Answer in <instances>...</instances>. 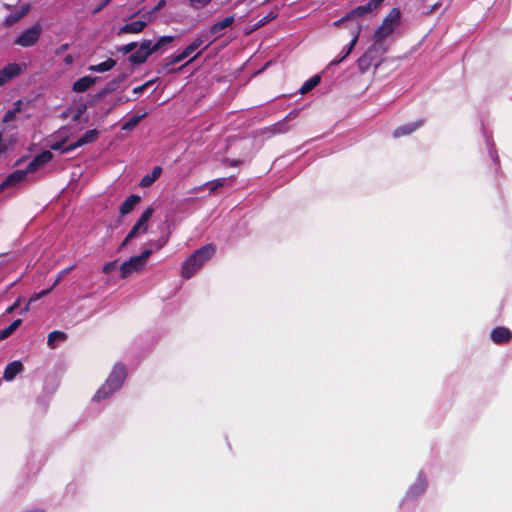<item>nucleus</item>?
Here are the masks:
<instances>
[{
	"label": "nucleus",
	"instance_id": "26",
	"mask_svg": "<svg viewBox=\"0 0 512 512\" xmlns=\"http://www.w3.org/2000/svg\"><path fill=\"white\" fill-rule=\"evenodd\" d=\"M126 77H127V75L122 73V74L116 76L115 78H113L112 80H110L109 82H107L103 88L106 90V92H108L110 94V93L116 91L120 87V85L124 82Z\"/></svg>",
	"mask_w": 512,
	"mask_h": 512
},
{
	"label": "nucleus",
	"instance_id": "2",
	"mask_svg": "<svg viewBox=\"0 0 512 512\" xmlns=\"http://www.w3.org/2000/svg\"><path fill=\"white\" fill-rule=\"evenodd\" d=\"M216 252V246L212 243L206 244L195 250L182 265V277L191 278Z\"/></svg>",
	"mask_w": 512,
	"mask_h": 512
},
{
	"label": "nucleus",
	"instance_id": "5",
	"mask_svg": "<svg viewBox=\"0 0 512 512\" xmlns=\"http://www.w3.org/2000/svg\"><path fill=\"white\" fill-rule=\"evenodd\" d=\"M41 35V27L38 24L33 25L25 30L15 40V44L21 47H31L37 43Z\"/></svg>",
	"mask_w": 512,
	"mask_h": 512
},
{
	"label": "nucleus",
	"instance_id": "36",
	"mask_svg": "<svg viewBox=\"0 0 512 512\" xmlns=\"http://www.w3.org/2000/svg\"><path fill=\"white\" fill-rule=\"evenodd\" d=\"M166 5V0H160L158 4L153 7L150 11L143 14V17H150V20L152 21L153 15L161 10Z\"/></svg>",
	"mask_w": 512,
	"mask_h": 512
},
{
	"label": "nucleus",
	"instance_id": "57",
	"mask_svg": "<svg viewBox=\"0 0 512 512\" xmlns=\"http://www.w3.org/2000/svg\"><path fill=\"white\" fill-rule=\"evenodd\" d=\"M2 141H3V134H2V132H0V152H4L6 149L5 146H2Z\"/></svg>",
	"mask_w": 512,
	"mask_h": 512
},
{
	"label": "nucleus",
	"instance_id": "39",
	"mask_svg": "<svg viewBox=\"0 0 512 512\" xmlns=\"http://www.w3.org/2000/svg\"><path fill=\"white\" fill-rule=\"evenodd\" d=\"M137 48V42H130L123 47L119 48V51L124 55L131 53L133 50Z\"/></svg>",
	"mask_w": 512,
	"mask_h": 512
},
{
	"label": "nucleus",
	"instance_id": "35",
	"mask_svg": "<svg viewBox=\"0 0 512 512\" xmlns=\"http://www.w3.org/2000/svg\"><path fill=\"white\" fill-rule=\"evenodd\" d=\"M277 17V13L274 11L269 12L267 15L260 18L256 24V28H260Z\"/></svg>",
	"mask_w": 512,
	"mask_h": 512
},
{
	"label": "nucleus",
	"instance_id": "34",
	"mask_svg": "<svg viewBox=\"0 0 512 512\" xmlns=\"http://www.w3.org/2000/svg\"><path fill=\"white\" fill-rule=\"evenodd\" d=\"M351 25H352V21L350 18H348V13H346L345 16H343L342 18L336 20L333 22V26L334 27H346L350 30L351 28Z\"/></svg>",
	"mask_w": 512,
	"mask_h": 512
},
{
	"label": "nucleus",
	"instance_id": "64",
	"mask_svg": "<svg viewBox=\"0 0 512 512\" xmlns=\"http://www.w3.org/2000/svg\"><path fill=\"white\" fill-rule=\"evenodd\" d=\"M185 65L186 63L184 65H181V67H179L178 69H175V71H179L181 68H184Z\"/></svg>",
	"mask_w": 512,
	"mask_h": 512
},
{
	"label": "nucleus",
	"instance_id": "13",
	"mask_svg": "<svg viewBox=\"0 0 512 512\" xmlns=\"http://www.w3.org/2000/svg\"><path fill=\"white\" fill-rule=\"evenodd\" d=\"M424 123H425L424 119H419L415 122L399 126L393 131V136L395 138L408 136V135L412 134L413 132H415L417 129L421 128L424 125Z\"/></svg>",
	"mask_w": 512,
	"mask_h": 512
},
{
	"label": "nucleus",
	"instance_id": "43",
	"mask_svg": "<svg viewBox=\"0 0 512 512\" xmlns=\"http://www.w3.org/2000/svg\"><path fill=\"white\" fill-rule=\"evenodd\" d=\"M169 236L161 237L157 241L153 242L152 245H154L157 249L162 248L167 242H168Z\"/></svg>",
	"mask_w": 512,
	"mask_h": 512
},
{
	"label": "nucleus",
	"instance_id": "19",
	"mask_svg": "<svg viewBox=\"0 0 512 512\" xmlns=\"http://www.w3.org/2000/svg\"><path fill=\"white\" fill-rule=\"evenodd\" d=\"M141 201V197L137 194L130 195L120 206V214L127 215L133 211L135 206Z\"/></svg>",
	"mask_w": 512,
	"mask_h": 512
},
{
	"label": "nucleus",
	"instance_id": "42",
	"mask_svg": "<svg viewBox=\"0 0 512 512\" xmlns=\"http://www.w3.org/2000/svg\"><path fill=\"white\" fill-rule=\"evenodd\" d=\"M141 117H135L131 120H129L128 122H126L123 126V129H132L133 127H135L138 122L140 121Z\"/></svg>",
	"mask_w": 512,
	"mask_h": 512
},
{
	"label": "nucleus",
	"instance_id": "17",
	"mask_svg": "<svg viewBox=\"0 0 512 512\" xmlns=\"http://www.w3.org/2000/svg\"><path fill=\"white\" fill-rule=\"evenodd\" d=\"M96 80L97 78L91 76L81 77L73 83L72 90L76 93H83L95 84Z\"/></svg>",
	"mask_w": 512,
	"mask_h": 512
},
{
	"label": "nucleus",
	"instance_id": "10",
	"mask_svg": "<svg viewBox=\"0 0 512 512\" xmlns=\"http://www.w3.org/2000/svg\"><path fill=\"white\" fill-rule=\"evenodd\" d=\"M490 338L497 345H504L511 341L512 331L504 326H498L492 329Z\"/></svg>",
	"mask_w": 512,
	"mask_h": 512
},
{
	"label": "nucleus",
	"instance_id": "53",
	"mask_svg": "<svg viewBox=\"0 0 512 512\" xmlns=\"http://www.w3.org/2000/svg\"><path fill=\"white\" fill-rule=\"evenodd\" d=\"M145 85H140V86H137L133 89V93L134 94H142L144 91H145Z\"/></svg>",
	"mask_w": 512,
	"mask_h": 512
},
{
	"label": "nucleus",
	"instance_id": "59",
	"mask_svg": "<svg viewBox=\"0 0 512 512\" xmlns=\"http://www.w3.org/2000/svg\"><path fill=\"white\" fill-rule=\"evenodd\" d=\"M439 7H440V3H436V4H434V5L431 7V9H430L429 13H433V12H435Z\"/></svg>",
	"mask_w": 512,
	"mask_h": 512
},
{
	"label": "nucleus",
	"instance_id": "11",
	"mask_svg": "<svg viewBox=\"0 0 512 512\" xmlns=\"http://www.w3.org/2000/svg\"><path fill=\"white\" fill-rule=\"evenodd\" d=\"M53 158L52 152L45 150L42 151L40 154L36 155L34 159L27 165L26 171L27 173H33L37 171L38 169L45 166L48 162H50Z\"/></svg>",
	"mask_w": 512,
	"mask_h": 512
},
{
	"label": "nucleus",
	"instance_id": "3",
	"mask_svg": "<svg viewBox=\"0 0 512 512\" xmlns=\"http://www.w3.org/2000/svg\"><path fill=\"white\" fill-rule=\"evenodd\" d=\"M152 254L151 249H145L140 255L131 257L120 266V276L122 279L129 277L132 273L143 270L147 260Z\"/></svg>",
	"mask_w": 512,
	"mask_h": 512
},
{
	"label": "nucleus",
	"instance_id": "51",
	"mask_svg": "<svg viewBox=\"0 0 512 512\" xmlns=\"http://www.w3.org/2000/svg\"><path fill=\"white\" fill-rule=\"evenodd\" d=\"M20 304V298H18L14 303L13 305L9 306L7 309H6V313H12Z\"/></svg>",
	"mask_w": 512,
	"mask_h": 512
},
{
	"label": "nucleus",
	"instance_id": "45",
	"mask_svg": "<svg viewBox=\"0 0 512 512\" xmlns=\"http://www.w3.org/2000/svg\"><path fill=\"white\" fill-rule=\"evenodd\" d=\"M85 109H86L85 105H82L81 107H79L77 109L76 113L73 115L72 120L77 122L81 118V116L84 113Z\"/></svg>",
	"mask_w": 512,
	"mask_h": 512
},
{
	"label": "nucleus",
	"instance_id": "27",
	"mask_svg": "<svg viewBox=\"0 0 512 512\" xmlns=\"http://www.w3.org/2000/svg\"><path fill=\"white\" fill-rule=\"evenodd\" d=\"M115 65H116V61L112 58H109L106 61L101 62L97 65H91L89 67V70L92 72L102 73V72L111 70Z\"/></svg>",
	"mask_w": 512,
	"mask_h": 512
},
{
	"label": "nucleus",
	"instance_id": "20",
	"mask_svg": "<svg viewBox=\"0 0 512 512\" xmlns=\"http://www.w3.org/2000/svg\"><path fill=\"white\" fill-rule=\"evenodd\" d=\"M401 11L399 8H392L387 16L383 19L382 24L393 27V30L399 25Z\"/></svg>",
	"mask_w": 512,
	"mask_h": 512
},
{
	"label": "nucleus",
	"instance_id": "41",
	"mask_svg": "<svg viewBox=\"0 0 512 512\" xmlns=\"http://www.w3.org/2000/svg\"><path fill=\"white\" fill-rule=\"evenodd\" d=\"M172 64H169V59L168 57L165 59V63L162 64L161 66V69L157 71V73H162V72H165V73H171V72H174L175 69L173 68H170Z\"/></svg>",
	"mask_w": 512,
	"mask_h": 512
},
{
	"label": "nucleus",
	"instance_id": "40",
	"mask_svg": "<svg viewBox=\"0 0 512 512\" xmlns=\"http://www.w3.org/2000/svg\"><path fill=\"white\" fill-rule=\"evenodd\" d=\"M117 267V261H111V262H108L106 263L104 266H103V269H102V272L104 274H109L110 272H112L113 270H115Z\"/></svg>",
	"mask_w": 512,
	"mask_h": 512
},
{
	"label": "nucleus",
	"instance_id": "32",
	"mask_svg": "<svg viewBox=\"0 0 512 512\" xmlns=\"http://www.w3.org/2000/svg\"><path fill=\"white\" fill-rule=\"evenodd\" d=\"M204 44V38L202 36L197 37L193 42H191L184 51L190 56L194 53L198 48H200Z\"/></svg>",
	"mask_w": 512,
	"mask_h": 512
},
{
	"label": "nucleus",
	"instance_id": "23",
	"mask_svg": "<svg viewBox=\"0 0 512 512\" xmlns=\"http://www.w3.org/2000/svg\"><path fill=\"white\" fill-rule=\"evenodd\" d=\"M162 169L160 166L153 168L152 173L144 176L140 181V186L148 187L152 185L161 175Z\"/></svg>",
	"mask_w": 512,
	"mask_h": 512
},
{
	"label": "nucleus",
	"instance_id": "8",
	"mask_svg": "<svg viewBox=\"0 0 512 512\" xmlns=\"http://www.w3.org/2000/svg\"><path fill=\"white\" fill-rule=\"evenodd\" d=\"M375 10L372 8V6L367 2L364 5H360L355 7L354 9L350 10L348 12V18L351 19L352 25H355L357 22L362 26L361 19L367 17L368 15L375 14Z\"/></svg>",
	"mask_w": 512,
	"mask_h": 512
},
{
	"label": "nucleus",
	"instance_id": "18",
	"mask_svg": "<svg viewBox=\"0 0 512 512\" xmlns=\"http://www.w3.org/2000/svg\"><path fill=\"white\" fill-rule=\"evenodd\" d=\"M292 118V113L288 114L282 121L277 122L264 129V132L271 135L286 133L289 130L287 121Z\"/></svg>",
	"mask_w": 512,
	"mask_h": 512
},
{
	"label": "nucleus",
	"instance_id": "62",
	"mask_svg": "<svg viewBox=\"0 0 512 512\" xmlns=\"http://www.w3.org/2000/svg\"><path fill=\"white\" fill-rule=\"evenodd\" d=\"M239 163H240V161H232L230 164H231L232 166H236V165H238Z\"/></svg>",
	"mask_w": 512,
	"mask_h": 512
},
{
	"label": "nucleus",
	"instance_id": "21",
	"mask_svg": "<svg viewBox=\"0 0 512 512\" xmlns=\"http://www.w3.org/2000/svg\"><path fill=\"white\" fill-rule=\"evenodd\" d=\"M235 21L234 16H227L223 20L214 23L210 27V33L212 35L220 33L222 30L231 27Z\"/></svg>",
	"mask_w": 512,
	"mask_h": 512
},
{
	"label": "nucleus",
	"instance_id": "22",
	"mask_svg": "<svg viewBox=\"0 0 512 512\" xmlns=\"http://www.w3.org/2000/svg\"><path fill=\"white\" fill-rule=\"evenodd\" d=\"M227 178H218L213 181L206 182L205 184L197 187L194 189V191H200L204 187H207L210 191V193L216 192L219 188H222L226 185Z\"/></svg>",
	"mask_w": 512,
	"mask_h": 512
},
{
	"label": "nucleus",
	"instance_id": "50",
	"mask_svg": "<svg viewBox=\"0 0 512 512\" xmlns=\"http://www.w3.org/2000/svg\"><path fill=\"white\" fill-rule=\"evenodd\" d=\"M15 116V112L12 111V110H9L5 113L4 117H3V122H9L11 121Z\"/></svg>",
	"mask_w": 512,
	"mask_h": 512
},
{
	"label": "nucleus",
	"instance_id": "37",
	"mask_svg": "<svg viewBox=\"0 0 512 512\" xmlns=\"http://www.w3.org/2000/svg\"><path fill=\"white\" fill-rule=\"evenodd\" d=\"M188 57V54L183 50L181 53L177 54V55H171L168 57L169 59V64H176V63H179L181 61H183L185 58Z\"/></svg>",
	"mask_w": 512,
	"mask_h": 512
},
{
	"label": "nucleus",
	"instance_id": "4",
	"mask_svg": "<svg viewBox=\"0 0 512 512\" xmlns=\"http://www.w3.org/2000/svg\"><path fill=\"white\" fill-rule=\"evenodd\" d=\"M154 209L152 207H148L142 215L139 217L137 222L134 224L130 232L126 235L125 239L122 241L120 245V249L125 247L130 240L135 238L138 234L146 233L148 230V221L152 217Z\"/></svg>",
	"mask_w": 512,
	"mask_h": 512
},
{
	"label": "nucleus",
	"instance_id": "44",
	"mask_svg": "<svg viewBox=\"0 0 512 512\" xmlns=\"http://www.w3.org/2000/svg\"><path fill=\"white\" fill-rule=\"evenodd\" d=\"M78 147H81V145H78V140H77L76 142L70 143L69 145L65 146L62 149V153H69V152L75 150Z\"/></svg>",
	"mask_w": 512,
	"mask_h": 512
},
{
	"label": "nucleus",
	"instance_id": "33",
	"mask_svg": "<svg viewBox=\"0 0 512 512\" xmlns=\"http://www.w3.org/2000/svg\"><path fill=\"white\" fill-rule=\"evenodd\" d=\"M211 2L212 0H188V5L193 10H201Z\"/></svg>",
	"mask_w": 512,
	"mask_h": 512
},
{
	"label": "nucleus",
	"instance_id": "60",
	"mask_svg": "<svg viewBox=\"0 0 512 512\" xmlns=\"http://www.w3.org/2000/svg\"><path fill=\"white\" fill-rule=\"evenodd\" d=\"M155 82V80H149V81H146L145 83H143V85H145V89L149 88L153 83Z\"/></svg>",
	"mask_w": 512,
	"mask_h": 512
},
{
	"label": "nucleus",
	"instance_id": "1",
	"mask_svg": "<svg viewBox=\"0 0 512 512\" xmlns=\"http://www.w3.org/2000/svg\"><path fill=\"white\" fill-rule=\"evenodd\" d=\"M127 377V369L124 364L116 363L105 383L97 390L93 396L94 401H101L109 398L114 392L118 391Z\"/></svg>",
	"mask_w": 512,
	"mask_h": 512
},
{
	"label": "nucleus",
	"instance_id": "12",
	"mask_svg": "<svg viewBox=\"0 0 512 512\" xmlns=\"http://www.w3.org/2000/svg\"><path fill=\"white\" fill-rule=\"evenodd\" d=\"M142 20L129 22L120 28V34H137L144 30L149 22L150 17H143Z\"/></svg>",
	"mask_w": 512,
	"mask_h": 512
},
{
	"label": "nucleus",
	"instance_id": "7",
	"mask_svg": "<svg viewBox=\"0 0 512 512\" xmlns=\"http://www.w3.org/2000/svg\"><path fill=\"white\" fill-rule=\"evenodd\" d=\"M361 31H362V26L358 22L350 28V33H351L352 39L349 43V46L347 48H344L341 51L340 55L330 62V64H329L330 66L338 65L339 63H341L344 59H346L350 55V53L352 52L356 43L358 42Z\"/></svg>",
	"mask_w": 512,
	"mask_h": 512
},
{
	"label": "nucleus",
	"instance_id": "56",
	"mask_svg": "<svg viewBox=\"0 0 512 512\" xmlns=\"http://www.w3.org/2000/svg\"><path fill=\"white\" fill-rule=\"evenodd\" d=\"M4 73L0 70V86L7 82V78L4 77Z\"/></svg>",
	"mask_w": 512,
	"mask_h": 512
},
{
	"label": "nucleus",
	"instance_id": "54",
	"mask_svg": "<svg viewBox=\"0 0 512 512\" xmlns=\"http://www.w3.org/2000/svg\"><path fill=\"white\" fill-rule=\"evenodd\" d=\"M53 288H54V287L52 286V287H51V288H49V289H45V290L40 291L39 293H37V297L42 298V297H44V296L48 295V294L52 291V289H53Z\"/></svg>",
	"mask_w": 512,
	"mask_h": 512
},
{
	"label": "nucleus",
	"instance_id": "55",
	"mask_svg": "<svg viewBox=\"0 0 512 512\" xmlns=\"http://www.w3.org/2000/svg\"><path fill=\"white\" fill-rule=\"evenodd\" d=\"M110 0H105L101 5H99L97 8L94 9V13L100 12L108 3Z\"/></svg>",
	"mask_w": 512,
	"mask_h": 512
},
{
	"label": "nucleus",
	"instance_id": "31",
	"mask_svg": "<svg viewBox=\"0 0 512 512\" xmlns=\"http://www.w3.org/2000/svg\"><path fill=\"white\" fill-rule=\"evenodd\" d=\"M67 339V335L62 332V331H58V330H55V331H52L51 333H49L48 335V345L50 347H54V342L55 341H65Z\"/></svg>",
	"mask_w": 512,
	"mask_h": 512
},
{
	"label": "nucleus",
	"instance_id": "28",
	"mask_svg": "<svg viewBox=\"0 0 512 512\" xmlns=\"http://www.w3.org/2000/svg\"><path fill=\"white\" fill-rule=\"evenodd\" d=\"M4 73V77L7 78V82L21 73V68L17 63L8 64L6 67L1 69Z\"/></svg>",
	"mask_w": 512,
	"mask_h": 512
},
{
	"label": "nucleus",
	"instance_id": "24",
	"mask_svg": "<svg viewBox=\"0 0 512 512\" xmlns=\"http://www.w3.org/2000/svg\"><path fill=\"white\" fill-rule=\"evenodd\" d=\"M174 41V36H162L160 37L156 43L152 44V41L149 40V50L151 54L158 52L162 47Z\"/></svg>",
	"mask_w": 512,
	"mask_h": 512
},
{
	"label": "nucleus",
	"instance_id": "6",
	"mask_svg": "<svg viewBox=\"0 0 512 512\" xmlns=\"http://www.w3.org/2000/svg\"><path fill=\"white\" fill-rule=\"evenodd\" d=\"M378 49L376 45H372L357 61L358 68L362 73L367 72L371 66L378 67L381 60L376 57Z\"/></svg>",
	"mask_w": 512,
	"mask_h": 512
},
{
	"label": "nucleus",
	"instance_id": "9",
	"mask_svg": "<svg viewBox=\"0 0 512 512\" xmlns=\"http://www.w3.org/2000/svg\"><path fill=\"white\" fill-rule=\"evenodd\" d=\"M150 55L152 54L149 50V40H143L139 48L129 55L128 60L134 65H140L145 63Z\"/></svg>",
	"mask_w": 512,
	"mask_h": 512
},
{
	"label": "nucleus",
	"instance_id": "29",
	"mask_svg": "<svg viewBox=\"0 0 512 512\" xmlns=\"http://www.w3.org/2000/svg\"><path fill=\"white\" fill-rule=\"evenodd\" d=\"M321 81L320 75H314L309 80H307L302 87L300 88L301 94H306L314 89Z\"/></svg>",
	"mask_w": 512,
	"mask_h": 512
},
{
	"label": "nucleus",
	"instance_id": "47",
	"mask_svg": "<svg viewBox=\"0 0 512 512\" xmlns=\"http://www.w3.org/2000/svg\"><path fill=\"white\" fill-rule=\"evenodd\" d=\"M38 299H40V297H37V293L33 294V295L31 296V298L29 299V302L27 303V305L22 309V311H21L20 313H21V314L26 313V312L29 310V305H30V303H31V302H33V301H36V300H38Z\"/></svg>",
	"mask_w": 512,
	"mask_h": 512
},
{
	"label": "nucleus",
	"instance_id": "58",
	"mask_svg": "<svg viewBox=\"0 0 512 512\" xmlns=\"http://www.w3.org/2000/svg\"><path fill=\"white\" fill-rule=\"evenodd\" d=\"M65 63L66 64H71L73 62V57L72 55H67L64 59Z\"/></svg>",
	"mask_w": 512,
	"mask_h": 512
},
{
	"label": "nucleus",
	"instance_id": "14",
	"mask_svg": "<svg viewBox=\"0 0 512 512\" xmlns=\"http://www.w3.org/2000/svg\"><path fill=\"white\" fill-rule=\"evenodd\" d=\"M27 175L26 170H16L9 174L3 182L0 184V193L3 192L6 188L12 187L19 182L23 181Z\"/></svg>",
	"mask_w": 512,
	"mask_h": 512
},
{
	"label": "nucleus",
	"instance_id": "46",
	"mask_svg": "<svg viewBox=\"0 0 512 512\" xmlns=\"http://www.w3.org/2000/svg\"><path fill=\"white\" fill-rule=\"evenodd\" d=\"M369 4L372 6V8L375 10V12L378 11V9L381 7L384 0H370L368 1Z\"/></svg>",
	"mask_w": 512,
	"mask_h": 512
},
{
	"label": "nucleus",
	"instance_id": "16",
	"mask_svg": "<svg viewBox=\"0 0 512 512\" xmlns=\"http://www.w3.org/2000/svg\"><path fill=\"white\" fill-rule=\"evenodd\" d=\"M24 369V366L21 361L15 360L10 362L4 371L3 378L6 381H12L17 374L21 373Z\"/></svg>",
	"mask_w": 512,
	"mask_h": 512
},
{
	"label": "nucleus",
	"instance_id": "15",
	"mask_svg": "<svg viewBox=\"0 0 512 512\" xmlns=\"http://www.w3.org/2000/svg\"><path fill=\"white\" fill-rule=\"evenodd\" d=\"M393 31V27L381 24L373 34L374 43L372 45H376L377 49H382L384 39L388 37Z\"/></svg>",
	"mask_w": 512,
	"mask_h": 512
},
{
	"label": "nucleus",
	"instance_id": "49",
	"mask_svg": "<svg viewBox=\"0 0 512 512\" xmlns=\"http://www.w3.org/2000/svg\"><path fill=\"white\" fill-rule=\"evenodd\" d=\"M64 140L63 141H60V142H56L54 144L51 145V149L52 150H55V151H61L62 152V149L65 147L64 146Z\"/></svg>",
	"mask_w": 512,
	"mask_h": 512
},
{
	"label": "nucleus",
	"instance_id": "63",
	"mask_svg": "<svg viewBox=\"0 0 512 512\" xmlns=\"http://www.w3.org/2000/svg\"><path fill=\"white\" fill-rule=\"evenodd\" d=\"M67 48H68V44H63V45L61 46V50H66Z\"/></svg>",
	"mask_w": 512,
	"mask_h": 512
},
{
	"label": "nucleus",
	"instance_id": "30",
	"mask_svg": "<svg viewBox=\"0 0 512 512\" xmlns=\"http://www.w3.org/2000/svg\"><path fill=\"white\" fill-rule=\"evenodd\" d=\"M21 324L22 319H16L8 327H6L3 330H0V340L8 338L20 327Z\"/></svg>",
	"mask_w": 512,
	"mask_h": 512
},
{
	"label": "nucleus",
	"instance_id": "25",
	"mask_svg": "<svg viewBox=\"0 0 512 512\" xmlns=\"http://www.w3.org/2000/svg\"><path fill=\"white\" fill-rule=\"evenodd\" d=\"M99 137V132L96 129L87 130L79 139L78 145H86L94 143Z\"/></svg>",
	"mask_w": 512,
	"mask_h": 512
},
{
	"label": "nucleus",
	"instance_id": "48",
	"mask_svg": "<svg viewBox=\"0 0 512 512\" xmlns=\"http://www.w3.org/2000/svg\"><path fill=\"white\" fill-rule=\"evenodd\" d=\"M109 93L106 92V90L104 88H102L93 98V101L94 102H97L99 101L100 99L104 98L106 95H108Z\"/></svg>",
	"mask_w": 512,
	"mask_h": 512
},
{
	"label": "nucleus",
	"instance_id": "38",
	"mask_svg": "<svg viewBox=\"0 0 512 512\" xmlns=\"http://www.w3.org/2000/svg\"><path fill=\"white\" fill-rule=\"evenodd\" d=\"M74 267H75V266H74V265H72V266L67 267V268L63 269L62 271H60V272H59V274H58V276H57V278H56V280H55V281H54V283H53V287L57 286V285L60 283V281L62 280V278H63L66 274H68L70 271H72V270L74 269Z\"/></svg>",
	"mask_w": 512,
	"mask_h": 512
},
{
	"label": "nucleus",
	"instance_id": "52",
	"mask_svg": "<svg viewBox=\"0 0 512 512\" xmlns=\"http://www.w3.org/2000/svg\"><path fill=\"white\" fill-rule=\"evenodd\" d=\"M130 99L127 98V97H124V96H121V97H118L115 102H114V106H118V105H121L123 103H126L128 102Z\"/></svg>",
	"mask_w": 512,
	"mask_h": 512
},
{
	"label": "nucleus",
	"instance_id": "61",
	"mask_svg": "<svg viewBox=\"0 0 512 512\" xmlns=\"http://www.w3.org/2000/svg\"><path fill=\"white\" fill-rule=\"evenodd\" d=\"M201 54V52H197L195 56H193L189 61L186 62V65H188L189 63H191L193 60H195L199 55Z\"/></svg>",
	"mask_w": 512,
	"mask_h": 512
}]
</instances>
